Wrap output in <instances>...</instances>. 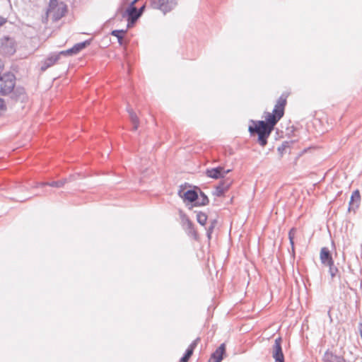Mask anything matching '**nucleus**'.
I'll list each match as a JSON object with an SVG mask.
<instances>
[{
    "label": "nucleus",
    "mask_w": 362,
    "mask_h": 362,
    "mask_svg": "<svg viewBox=\"0 0 362 362\" xmlns=\"http://www.w3.org/2000/svg\"><path fill=\"white\" fill-rule=\"evenodd\" d=\"M199 338L196 339L188 347L185 355L181 358L179 362H187L193 354L194 349L197 346Z\"/></svg>",
    "instance_id": "obj_14"
},
{
    "label": "nucleus",
    "mask_w": 362,
    "mask_h": 362,
    "mask_svg": "<svg viewBox=\"0 0 362 362\" xmlns=\"http://www.w3.org/2000/svg\"><path fill=\"white\" fill-rule=\"evenodd\" d=\"M295 233H296V229H294V228L291 229V230L289 231V233H288V238H289L290 243L291 245V247H292L293 250H294L293 239H294Z\"/></svg>",
    "instance_id": "obj_24"
},
{
    "label": "nucleus",
    "mask_w": 362,
    "mask_h": 362,
    "mask_svg": "<svg viewBox=\"0 0 362 362\" xmlns=\"http://www.w3.org/2000/svg\"><path fill=\"white\" fill-rule=\"evenodd\" d=\"M226 352L225 344H221L220 346L211 354L209 362H221Z\"/></svg>",
    "instance_id": "obj_12"
},
{
    "label": "nucleus",
    "mask_w": 362,
    "mask_h": 362,
    "mask_svg": "<svg viewBox=\"0 0 362 362\" xmlns=\"http://www.w3.org/2000/svg\"><path fill=\"white\" fill-rule=\"evenodd\" d=\"M68 181H69L68 179H63L62 180L52 182H40V183H38V186L49 185L50 187H62L66 182H68Z\"/></svg>",
    "instance_id": "obj_17"
},
{
    "label": "nucleus",
    "mask_w": 362,
    "mask_h": 362,
    "mask_svg": "<svg viewBox=\"0 0 362 362\" xmlns=\"http://www.w3.org/2000/svg\"><path fill=\"white\" fill-rule=\"evenodd\" d=\"M217 224V221L216 219H213L210 221V226L206 228V235L208 238L210 240L211 238V234L214 231V228Z\"/></svg>",
    "instance_id": "obj_20"
},
{
    "label": "nucleus",
    "mask_w": 362,
    "mask_h": 362,
    "mask_svg": "<svg viewBox=\"0 0 362 362\" xmlns=\"http://www.w3.org/2000/svg\"><path fill=\"white\" fill-rule=\"evenodd\" d=\"M139 0H134L130 6H134V4L138 1Z\"/></svg>",
    "instance_id": "obj_28"
},
{
    "label": "nucleus",
    "mask_w": 362,
    "mask_h": 362,
    "mask_svg": "<svg viewBox=\"0 0 362 362\" xmlns=\"http://www.w3.org/2000/svg\"><path fill=\"white\" fill-rule=\"evenodd\" d=\"M230 171L231 170L230 169L225 170L223 167L218 166L217 168H207L205 173L207 177L218 180L225 177Z\"/></svg>",
    "instance_id": "obj_5"
},
{
    "label": "nucleus",
    "mask_w": 362,
    "mask_h": 362,
    "mask_svg": "<svg viewBox=\"0 0 362 362\" xmlns=\"http://www.w3.org/2000/svg\"><path fill=\"white\" fill-rule=\"evenodd\" d=\"M178 195L183 199L185 202H193L198 199L197 192L193 189L186 190L185 187L181 185L178 190Z\"/></svg>",
    "instance_id": "obj_7"
},
{
    "label": "nucleus",
    "mask_w": 362,
    "mask_h": 362,
    "mask_svg": "<svg viewBox=\"0 0 362 362\" xmlns=\"http://www.w3.org/2000/svg\"><path fill=\"white\" fill-rule=\"evenodd\" d=\"M6 105L4 100L0 98V115L6 110Z\"/></svg>",
    "instance_id": "obj_26"
},
{
    "label": "nucleus",
    "mask_w": 362,
    "mask_h": 362,
    "mask_svg": "<svg viewBox=\"0 0 362 362\" xmlns=\"http://www.w3.org/2000/svg\"><path fill=\"white\" fill-rule=\"evenodd\" d=\"M66 6L59 0H50L49 8L47 11V16L50 17L52 21H57L59 20L66 13Z\"/></svg>",
    "instance_id": "obj_2"
},
{
    "label": "nucleus",
    "mask_w": 362,
    "mask_h": 362,
    "mask_svg": "<svg viewBox=\"0 0 362 362\" xmlns=\"http://www.w3.org/2000/svg\"><path fill=\"white\" fill-rule=\"evenodd\" d=\"M327 266L329 267V272L332 278L334 277L337 273L338 272V269L334 266V264Z\"/></svg>",
    "instance_id": "obj_25"
},
{
    "label": "nucleus",
    "mask_w": 362,
    "mask_h": 362,
    "mask_svg": "<svg viewBox=\"0 0 362 362\" xmlns=\"http://www.w3.org/2000/svg\"><path fill=\"white\" fill-rule=\"evenodd\" d=\"M144 8H145V6H143L142 7H141L139 8V10H138V12H141V15L143 11H144Z\"/></svg>",
    "instance_id": "obj_27"
},
{
    "label": "nucleus",
    "mask_w": 362,
    "mask_h": 362,
    "mask_svg": "<svg viewBox=\"0 0 362 362\" xmlns=\"http://www.w3.org/2000/svg\"><path fill=\"white\" fill-rule=\"evenodd\" d=\"M286 104V98L281 95L278 99L273 112L267 113L266 121H252L255 124V127H249V132L251 134H257L258 135V142L262 146H264L267 144V138L274 129V126L284 116Z\"/></svg>",
    "instance_id": "obj_1"
},
{
    "label": "nucleus",
    "mask_w": 362,
    "mask_h": 362,
    "mask_svg": "<svg viewBox=\"0 0 362 362\" xmlns=\"http://www.w3.org/2000/svg\"><path fill=\"white\" fill-rule=\"evenodd\" d=\"M181 218H182V226L186 227L189 230H192V223L188 218V217L186 215L182 214L181 216Z\"/></svg>",
    "instance_id": "obj_23"
},
{
    "label": "nucleus",
    "mask_w": 362,
    "mask_h": 362,
    "mask_svg": "<svg viewBox=\"0 0 362 362\" xmlns=\"http://www.w3.org/2000/svg\"><path fill=\"white\" fill-rule=\"evenodd\" d=\"M197 220L200 225L204 226L207 221V216L205 213L199 212L197 214Z\"/></svg>",
    "instance_id": "obj_21"
},
{
    "label": "nucleus",
    "mask_w": 362,
    "mask_h": 362,
    "mask_svg": "<svg viewBox=\"0 0 362 362\" xmlns=\"http://www.w3.org/2000/svg\"><path fill=\"white\" fill-rule=\"evenodd\" d=\"M62 54L59 52L58 54H52L42 62L41 70L42 71L47 70L50 66H53L60 58Z\"/></svg>",
    "instance_id": "obj_10"
},
{
    "label": "nucleus",
    "mask_w": 362,
    "mask_h": 362,
    "mask_svg": "<svg viewBox=\"0 0 362 362\" xmlns=\"http://www.w3.org/2000/svg\"><path fill=\"white\" fill-rule=\"evenodd\" d=\"M15 86V76L12 74L0 76V94L6 95L11 93Z\"/></svg>",
    "instance_id": "obj_3"
},
{
    "label": "nucleus",
    "mask_w": 362,
    "mask_h": 362,
    "mask_svg": "<svg viewBox=\"0 0 362 362\" xmlns=\"http://www.w3.org/2000/svg\"><path fill=\"white\" fill-rule=\"evenodd\" d=\"M90 45V41L86 40L83 42L76 44L73 47L60 52V54L63 56H71L78 54L80 51L83 49L88 45Z\"/></svg>",
    "instance_id": "obj_8"
},
{
    "label": "nucleus",
    "mask_w": 362,
    "mask_h": 362,
    "mask_svg": "<svg viewBox=\"0 0 362 362\" xmlns=\"http://www.w3.org/2000/svg\"><path fill=\"white\" fill-rule=\"evenodd\" d=\"M320 257L324 265L333 264L334 262L329 250L327 247H322L320 250Z\"/></svg>",
    "instance_id": "obj_13"
},
{
    "label": "nucleus",
    "mask_w": 362,
    "mask_h": 362,
    "mask_svg": "<svg viewBox=\"0 0 362 362\" xmlns=\"http://www.w3.org/2000/svg\"><path fill=\"white\" fill-rule=\"evenodd\" d=\"M324 362H345L343 357L334 355L331 351H326L323 356Z\"/></svg>",
    "instance_id": "obj_16"
},
{
    "label": "nucleus",
    "mask_w": 362,
    "mask_h": 362,
    "mask_svg": "<svg viewBox=\"0 0 362 362\" xmlns=\"http://www.w3.org/2000/svg\"><path fill=\"white\" fill-rule=\"evenodd\" d=\"M127 111L129 112L131 122L134 125L133 130L136 131L139 127V118L136 116V113L132 109L128 108Z\"/></svg>",
    "instance_id": "obj_18"
},
{
    "label": "nucleus",
    "mask_w": 362,
    "mask_h": 362,
    "mask_svg": "<svg viewBox=\"0 0 362 362\" xmlns=\"http://www.w3.org/2000/svg\"><path fill=\"white\" fill-rule=\"evenodd\" d=\"M232 182L229 180L221 181L216 187L213 194L217 197L222 196L228 190Z\"/></svg>",
    "instance_id": "obj_11"
},
{
    "label": "nucleus",
    "mask_w": 362,
    "mask_h": 362,
    "mask_svg": "<svg viewBox=\"0 0 362 362\" xmlns=\"http://www.w3.org/2000/svg\"><path fill=\"white\" fill-rule=\"evenodd\" d=\"M150 6L152 8L158 9L163 13L172 11L177 6L175 0H150Z\"/></svg>",
    "instance_id": "obj_4"
},
{
    "label": "nucleus",
    "mask_w": 362,
    "mask_h": 362,
    "mask_svg": "<svg viewBox=\"0 0 362 362\" xmlns=\"http://www.w3.org/2000/svg\"><path fill=\"white\" fill-rule=\"evenodd\" d=\"M360 199L361 197L358 190L354 191L351 196L349 211L354 210L358 207L360 202Z\"/></svg>",
    "instance_id": "obj_15"
},
{
    "label": "nucleus",
    "mask_w": 362,
    "mask_h": 362,
    "mask_svg": "<svg viewBox=\"0 0 362 362\" xmlns=\"http://www.w3.org/2000/svg\"><path fill=\"white\" fill-rule=\"evenodd\" d=\"M126 33L125 30H115L112 31V35L116 37L118 40V42L120 45H122L123 40V34Z\"/></svg>",
    "instance_id": "obj_19"
},
{
    "label": "nucleus",
    "mask_w": 362,
    "mask_h": 362,
    "mask_svg": "<svg viewBox=\"0 0 362 362\" xmlns=\"http://www.w3.org/2000/svg\"><path fill=\"white\" fill-rule=\"evenodd\" d=\"M196 201L197 204L200 206H204L209 203L208 197L203 192L200 193V197H198V199Z\"/></svg>",
    "instance_id": "obj_22"
},
{
    "label": "nucleus",
    "mask_w": 362,
    "mask_h": 362,
    "mask_svg": "<svg viewBox=\"0 0 362 362\" xmlns=\"http://www.w3.org/2000/svg\"><path fill=\"white\" fill-rule=\"evenodd\" d=\"M126 15L128 16L129 27L130 23H134V22L140 17L141 12H138V10L135 6H129L127 11L124 12L122 16L124 17Z\"/></svg>",
    "instance_id": "obj_9"
},
{
    "label": "nucleus",
    "mask_w": 362,
    "mask_h": 362,
    "mask_svg": "<svg viewBox=\"0 0 362 362\" xmlns=\"http://www.w3.org/2000/svg\"><path fill=\"white\" fill-rule=\"evenodd\" d=\"M361 337H362V330H361Z\"/></svg>",
    "instance_id": "obj_29"
},
{
    "label": "nucleus",
    "mask_w": 362,
    "mask_h": 362,
    "mask_svg": "<svg viewBox=\"0 0 362 362\" xmlns=\"http://www.w3.org/2000/svg\"><path fill=\"white\" fill-rule=\"evenodd\" d=\"M272 357L276 362H284V356L281 348V338L278 337L275 339L272 346Z\"/></svg>",
    "instance_id": "obj_6"
}]
</instances>
